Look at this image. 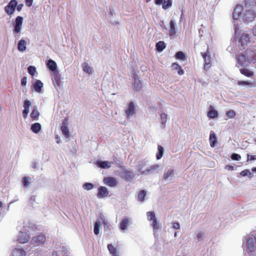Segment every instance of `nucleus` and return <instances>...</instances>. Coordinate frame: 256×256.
<instances>
[{"label": "nucleus", "mask_w": 256, "mask_h": 256, "mask_svg": "<svg viewBox=\"0 0 256 256\" xmlns=\"http://www.w3.org/2000/svg\"><path fill=\"white\" fill-rule=\"evenodd\" d=\"M256 8V0H246L244 6H237L233 12L234 20L246 22H252L256 14L254 9Z\"/></svg>", "instance_id": "f257e3e1"}, {"label": "nucleus", "mask_w": 256, "mask_h": 256, "mask_svg": "<svg viewBox=\"0 0 256 256\" xmlns=\"http://www.w3.org/2000/svg\"><path fill=\"white\" fill-rule=\"evenodd\" d=\"M246 239L247 253L250 256H256V236L249 235Z\"/></svg>", "instance_id": "f03ea898"}, {"label": "nucleus", "mask_w": 256, "mask_h": 256, "mask_svg": "<svg viewBox=\"0 0 256 256\" xmlns=\"http://www.w3.org/2000/svg\"><path fill=\"white\" fill-rule=\"evenodd\" d=\"M23 222H20V225L17 226V230L19 231L18 235V241L20 243L24 244L28 242L30 238L28 232L26 229H23L22 226Z\"/></svg>", "instance_id": "7ed1b4c3"}, {"label": "nucleus", "mask_w": 256, "mask_h": 256, "mask_svg": "<svg viewBox=\"0 0 256 256\" xmlns=\"http://www.w3.org/2000/svg\"><path fill=\"white\" fill-rule=\"evenodd\" d=\"M146 165L145 162H142L138 166V170L140 172V174L147 175L149 174L154 173L156 170H158L160 166L158 164H154L150 166L146 169L143 170L142 168Z\"/></svg>", "instance_id": "20e7f679"}, {"label": "nucleus", "mask_w": 256, "mask_h": 256, "mask_svg": "<svg viewBox=\"0 0 256 256\" xmlns=\"http://www.w3.org/2000/svg\"><path fill=\"white\" fill-rule=\"evenodd\" d=\"M250 42V35L246 32H242L238 39V43L242 47H244Z\"/></svg>", "instance_id": "39448f33"}, {"label": "nucleus", "mask_w": 256, "mask_h": 256, "mask_svg": "<svg viewBox=\"0 0 256 256\" xmlns=\"http://www.w3.org/2000/svg\"><path fill=\"white\" fill-rule=\"evenodd\" d=\"M174 175V170L171 168H166L165 169L163 178L166 182H171Z\"/></svg>", "instance_id": "423d86ee"}, {"label": "nucleus", "mask_w": 256, "mask_h": 256, "mask_svg": "<svg viewBox=\"0 0 256 256\" xmlns=\"http://www.w3.org/2000/svg\"><path fill=\"white\" fill-rule=\"evenodd\" d=\"M45 240V236L44 234H40L38 236L33 237L30 241V243L34 246H37L43 244Z\"/></svg>", "instance_id": "0eeeda50"}, {"label": "nucleus", "mask_w": 256, "mask_h": 256, "mask_svg": "<svg viewBox=\"0 0 256 256\" xmlns=\"http://www.w3.org/2000/svg\"><path fill=\"white\" fill-rule=\"evenodd\" d=\"M23 22V18L18 16L16 17L15 23L14 24V33H19L21 32L22 30V24Z\"/></svg>", "instance_id": "6e6552de"}, {"label": "nucleus", "mask_w": 256, "mask_h": 256, "mask_svg": "<svg viewBox=\"0 0 256 256\" xmlns=\"http://www.w3.org/2000/svg\"><path fill=\"white\" fill-rule=\"evenodd\" d=\"M17 4L18 2L16 0H10L8 5L5 8L6 12L9 15L13 14L16 9Z\"/></svg>", "instance_id": "1a4fd4ad"}, {"label": "nucleus", "mask_w": 256, "mask_h": 256, "mask_svg": "<svg viewBox=\"0 0 256 256\" xmlns=\"http://www.w3.org/2000/svg\"><path fill=\"white\" fill-rule=\"evenodd\" d=\"M204 60V69L208 70L210 67V52L206 51V53H201Z\"/></svg>", "instance_id": "9d476101"}, {"label": "nucleus", "mask_w": 256, "mask_h": 256, "mask_svg": "<svg viewBox=\"0 0 256 256\" xmlns=\"http://www.w3.org/2000/svg\"><path fill=\"white\" fill-rule=\"evenodd\" d=\"M121 177L126 181H130L134 178V174L130 170H124L121 172Z\"/></svg>", "instance_id": "9b49d317"}, {"label": "nucleus", "mask_w": 256, "mask_h": 256, "mask_svg": "<svg viewBox=\"0 0 256 256\" xmlns=\"http://www.w3.org/2000/svg\"><path fill=\"white\" fill-rule=\"evenodd\" d=\"M103 181L106 184L110 187H114L116 186L118 184L116 179L115 178L111 176L104 178Z\"/></svg>", "instance_id": "f8f14e48"}, {"label": "nucleus", "mask_w": 256, "mask_h": 256, "mask_svg": "<svg viewBox=\"0 0 256 256\" xmlns=\"http://www.w3.org/2000/svg\"><path fill=\"white\" fill-rule=\"evenodd\" d=\"M108 194V191L106 188L104 186H100L98 189L97 196L99 198H102L106 197Z\"/></svg>", "instance_id": "ddd939ff"}, {"label": "nucleus", "mask_w": 256, "mask_h": 256, "mask_svg": "<svg viewBox=\"0 0 256 256\" xmlns=\"http://www.w3.org/2000/svg\"><path fill=\"white\" fill-rule=\"evenodd\" d=\"M246 56V60L248 62V64L250 62H252L254 60L256 59V55L254 52L252 50H247L245 52L244 54Z\"/></svg>", "instance_id": "4468645a"}, {"label": "nucleus", "mask_w": 256, "mask_h": 256, "mask_svg": "<svg viewBox=\"0 0 256 256\" xmlns=\"http://www.w3.org/2000/svg\"><path fill=\"white\" fill-rule=\"evenodd\" d=\"M30 106L31 102L30 100H26L24 101V110L22 111V115L24 118L28 116V114L30 112Z\"/></svg>", "instance_id": "2eb2a0df"}, {"label": "nucleus", "mask_w": 256, "mask_h": 256, "mask_svg": "<svg viewBox=\"0 0 256 256\" xmlns=\"http://www.w3.org/2000/svg\"><path fill=\"white\" fill-rule=\"evenodd\" d=\"M238 62L242 66H247L248 64L246 56L244 54L240 55L237 58Z\"/></svg>", "instance_id": "dca6fc26"}, {"label": "nucleus", "mask_w": 256, "mask_h": 256, "mask_svg": "<svg viewBox=\"0 0 256 256\" xmlns=\"http://www.w3.org/2000/svg\"><path fill=\"white\" fill-rule=\"evenodd\" d=\"M134 113V107L133 102L130 103L128 108L126 112V116L127 117H131Z\"/></svg>", "instance_id": "f3484780"}, {"label": "nucleus", "mask_w": 256, "mask_h": 256, "mask_svg": "<svg viewBox=\"0 0 256 256\" xmlns=\"http://www.w3.org/2000/svg\"><path fill=\"white\" fill-rule=\"evenodd\" d=\"M170 36L175 35L176 30V22L174 20H171L170 23Z\"/></svg>", "instance_id": "a211bd4d"}, {"label": "nucleus", "mask_w": 256, "mask_h": 256, "mask_svg": "<svg viewBox=\"0 0 256 256\" xmlns=\"http://www.w3.org/2000/svg\"><path fill=\"white\" fill-rule=\"evenodd\" d=\"M98 166L102 168H109L111 167V162L108 161L98 160L96 162Z\"/></svg>", "instance_id": "6ab92c4d"}, {"label": "nucleus", "mask_w": 256, "mask_h": 256, "mask_svg": "<svg viewBox=\"0 0 256 256\" xmlns=\"http://www.w3.org/2000/svg\"><path fill=\"white\" fill-rule=\"evenodd\" d=\"M13 256H26V252L22 248H14L12 252Z\"/></svg>", "instance_id": "aec40b11"}, {"label": "nucleus", "mask_w": 256, "mask_h": 256, "mask_svg": "<svg viewBox=\"0 0 256 256\" xmlns=\"http://www.w3.org/2000/svg\"><path fill=\"white\" fill-rule=\"evenodd\" d=\"M46 65L48 68L52 72L54 71L57 68L56 63L52 60H50L48 62Z\"/></svg>", "instance_id": "412c9836"}, {"label": "nucleus", "mask_w": 256, "mask_h": 256, "mask_svg": "<svg viewBox=\"0 0 256 256\" xmlns=\"http://www.w3.org/2000/svg\"><path fill=\"white\" fill-rule=\"evenodd\" d=\"M128 219L126 218L122 220L120 223V228L122 230H125L128 229Z\"/></svg>", "instance_id": "4be33fe9"}, {"label": "nucleus", "mask_w": 256, "mask_h": 256, "mask_svg": "<svg viewBox=\"0 0 256 256\" xmlns=\"http://www.w3.org/2000/svg\"><path fill=\"white\" fill-rule=\"evenodd\" d=\"M82 69L84 72L88 74H92L93 73V68L90 66L88 64L84 63L82 64Z\"/></svg>", "instance_id": "5701e85b"}, {"label": "nucleus", "mask_w": 256, "mask_h": 256, "mask_svg": "<svg viewBox=\"0 0 256 256\" xmlns=\"http://www.w3.org/2000/svg\"><path fill=\"white\" fill-rule=\"evenodd\" d=\"M42 128L41 125L40 123H34L32 124L31 126V130L35 134L38 133Z\"/></svg>", "instance_id": "b1692460"}, {"label": "nucleus", "mask_w": 256, "mask_h": 256, "mask_svg": "<svg viewBox=\"0 0 256 256\" xmlns=\"http://www.w3.org/2000/svg\"><path fill=\"white\" fill-rule=\"evenodd\" d=\"M26 41L24 40H21L18 44V48L20 52H24L26 49Z\"/></svg>", "instance_id": "393cba45"}, {"label": "nucleus", "mask_w": 256, "mask_h": 256, "mask_svg": "<svg viewBox=\"0 0 256 256\" xmlns=\"http://www.w3.org/2000/svg\"><path fill=\"white\" fill-rule=\"evenodd\" d=\"M162 4V8L164 10H166L171 8L172 6V0H163Z\"/></svg>", "instance_id": "a878e982"}, {"label": "nucleus", "mask_w": 256, "mask_h": 256, "mask_svg": "<svg viewBox=\"0 0 256 256\" xmlns=\"http://www.w3.org/2000/svg\"><path fill=\"white\" fill-rule=\"evenodd\" d=\"M43 87L42 82L40 80H37L34 85V90L36 92H40L42 88Z\"/></svg>", "instance_id": "bb28decb"}, {"label": "nucleus", "mask_w": 256, "mask_h": 256, "mask_svg": "<svg viewBox=\"0 0 256 256\" xmlns=\"http://www.w3.org/2000/svg\"><path fill=\"white\" fill-rule=\"evenodd\" d=\"M210 145L212 147H214L216 142V137L214 132H211L210 136Z\"/></svg>", "instance_id": "cd10ccee"}, {"label": "nucleus", "mask_w": 256, "mask_h": 256, "mask_svg": "<svg viewBox=\"0 0 256 256\" xmlns=\"http://www.w3.org/2000/svg\"><path fill=\"white\" fill-rule=\"evenodd\" d=\"M210 108L212 110H210L208 113V116L212 118H214L217 117L218 114V112L215 110L212 109V106H210Z\"/></svg>", "instance_id": "c85d7f7f"}, {"label": "nucleus", "mask_w": 256, "mask_h": 256, "mask_svg": "<svg viewBox=\"0 0 256 256\" xmlns=\"http://www.w3.org/2000/svg\"><path fill=\"white\" fill-rule=\"evenodd\" d=\"M240 72L241 74L248 77H252L254 75L253 72L247 68H242Z\"/></svg>", "instance_id": "c756f323"}, {"label": "nucleus", "mask_w": 256, "mask_h": 256, "mask_svg": "<svg viewBox=\"0 0 256 256\" xmlns=\"http://www.w3.org/2000/svg\"><path fill=\"white\" fill-rule=\"evenodd\" d=\"M60 128L62 134L66 138H68L70 136L69 130L68 128L65 126L64 123L63 124V125L61 126Z\"/></svg>", "instance_id": "7c9ffc66"}, {"label": "nucleus", "mask_w": 256, "mask_h": 256, "mask_svg": "<svg viewBox=\"0 0 256 256\" xmlns=\"http://www.w3.org/2000/svg\"><path fill=\"white\" fill-rule=\"evenodd\" d=\"M101 227V222L100 220H98L94 224V233L98 235L100 233V230Z\"/></svg>", "instance_id": "2f4dec72"}, {"label": "nucleus", "mask_w": 256, "mask_h": 256, "mask_svg": "<svg viewBox=\"0 0 256 256\" xmlns=\"http://www.w3.org/2000/svg\"><path fill=\"white\" fill-rule=\"evenodd\" d=\"M156 48L158 51L161 52L166 48L165 44L164 42L160 41L156 44Z\"/></svg>", "instance_id": "473e14b6"}, {"label": "nucleus", "mask_w": 256, "mask_h": 256, "mask_svg": "<svg viewBox=\"0 0 256 256\" xmlns=\"http://www.w3.org/2000/svg\"><path fill=\"white\" fill-rule=\"evenodd\" d=\"M167 121V114L165 113H162L160 114V122L162 127L164 128L165 124Z\"/></svg>", "instance_id": "72a5a7b5"}, {"label": "nucleus", "mask_w": 256, "mask_h": 256, "mask_svg": "<svg viewBox=\"0 0 256 256\" xmlns=\"http://www.w3.org/2000/svg\"><path fill=\"white\" fill-rule=\"evenodd\" d=\"M108 249L110 254L113 256H116L117 254V250L112 244H108Z\"/></svg>", "instance_id": "f704fd0d"}, {"label": "nucleus", "mask_w": 256, "mask_h": 256, "mask_svg": "<svg viewBox=\"0 0 256 256\" xmlns=\"http://www.w3.org/2000/svg\"><path fill=\"white\" fill-rule=\"evenodd\" d=\"M158 154H156V158L158 160L160 159L164 154V148L161 146H158Z\"/></svg>", "instance_id": "c9c22d12"}, {"label": "nucleus", "mask_w": 256, "mask_h": 256, "mask_svg": "<svg viewBox=\"0 0 256 256\" xmlns=\"http://www.w3.org/2000/svg\"><path fill=\"white\" fill-rule=\"evenodd\" d=\"M146 194V192L144 190H142L138 194V198L139 200L144 202V198Z\"/></svg>", "instance_id": "e433bc0d"}, {"label": "nucleus", "mask_w": 256, "mask_h": 256, "mask_svg": "<svg viewBox=\"0 0 256 256\" xmlns=\"http://www.w3.org/2000/svg\"><path fill=\"white\" fill-rule=\"evenodd\" d=\"M148 219L150 221H153L154 220L156 219L155 214L154 212H148L146 213Z\"/></svg>", "instance_id": "4c0bfd02"}, {"label": "nucleus", "mask_w": 256, "mask_h": 256, "mask_svg": "<svg viewBox=\"0 0 256 256\" xmlns=\"http://www.w3.org/2000/svg\"><path fill=\"white\" fill-rule=\"evenodd\" d=\"M134 87L136 90H140L142 88V84L140 80H135Z\"/></svg>", "instance_id": "58836bf2"}, {"label": "nucleus", "mask_w": 256, "mask_h": 256, "mask_svg": "<svg viewBox=\"0 0 256 256\" xmlns=\"http://www.w3.org/2000/svg\"><path fill=\"white\" fill-rule=\"evenodd\" d=\"M31 117L32 118H36L39 116V112L37 108L34 107L30 114Z\"/></svg>", "instance_id": "ea45409f"}, {"label": "nucleus", "mask_w": 256, "mask_h": 256, "mask_svg": "<svg viewBox=\"0 0 256 256\" xmlns=\"http://www.w3.org/2000/svg\"><path fill=\"white\" fill-rule=\"evenodd\" d=\"M30 178L28 176H25L22 180V184L25 187H28L30 184Z\"/></svg>", "instance_id": "a19ab883"}, {"label": "nucleus", "mask_w": 256, "mask_h": 256, "mask_svg": "<svg viewBox=\"0 0 256 256\" xmlns=\"http://www.w3.org/2000/svg\"><path fill=\"white\" fill-rule=\"evenodd\" d=\"M240 175L243 176H248L249 178H252V173L250 172V170H247V169L242 171L240 172Z\"/></svg>", "instance_id": "79ce46f5"}, {"label": "nucleus", "mask_w": 256, "mask_h": 256, "mask_svg": "<svg viewBox=\"0 0 256 256\" xmlns=\"http://www.w3.org/2000/svg\"><path fill=\"white\" fill-rule=\"evenodd\" d=\"M238 84L240 86H252V83L246 81H238Z\"/></svg>", "instance_id": "37998d69"}, {"label": "nucleus", "mask_w": 256, "mask_h": 256, "mask_svg": "<svg viewBox=\"0 0 256 256\" xmlns=\"http://www.w3.org/2000/svg\"><path fill=\"white\" fill-rule=\"evenodd\" d=\"M83 188L86 190H91L94 188V185L92 183H86L83 185Z\"/></svg>", "instance_id": "c03bdc74"}, {"label": "nucleus", "mask_w": 256, "mask_h": 256, "mask_svg": "<svg viewBox=\"0 0 256 256\" xmlns=\"http://www.w3.org/2000/svg\"><path fill=\"white\" fill-rule=\"evenodd\" d=\"M152 226L154 230H158L160 228V226H159L158 222L157 220V218L154 220L152 221Z\"/></svg>", "instance_id": "a18cd8bd"}, {"label": "nucleus", "mask_w": 256, "mask_h": 256, "mask_svg": "<svg viewBox=\"0 0 256 256\" xmlns=\"http://www.w3.org/2000/svg\"><path fill=\"white\" fill-rule=\"evenodd\" d=\"M28 72L30 75L34 76L35 74V72H36V68L33 66H30L28 68Z\"/></svg>", "instance_id": "49530a36"}, {"label": "nucleus", "mask_w": 256, "mask_h": 256, "mask_svg": "<svg viewBox=\"0 0 256 256\" xmlns=\"http://www.w3.org/2000/svg\"><path fill=\"white\" fill-rule=\"evenodd\" d=\"M176 58L183 60L184 59V54L182 52H178L176 54Z\"/></svg>", "instance_id": "de8ad7c7"}, {"label": "nucleus", "mask_w": 256, "mask_h": 256, "mask_svg": "<svg viewBox=\"0 0 256 256\" xmlns=\"http://www.w3.org/2000/svg\"><path fill=\"white\" fill-rule=\"evenodd\" d=\"M235 115L236 113L234 110H230L226 112V116L230 118H234Z\"/></svg>", "instance_id": "09e8293b"}, {"label": "nucleus", "mask_w": 256, "mask_h": 256, "mask_svg": "<svg viewBox=\"0 0 256 256\" xmlns=\"http://www.w3.org/2000/svg\"><path fill=\"white\" fill-rule=\"evenodd\" d=\"M231 158L232 160H239L241 158V156L239 154H233L231 156Z\"/></svg>", "instance_id": "8fccbe9b"}, {"label": "nucleus", "mask_w": 256, "mask_h": 256, "mask_svg": "<svg viewBox=\"0 0 256 256\" xmlns=\"http://www.w3.org/2000/svg\"><path fill=\"white\" fill-rule=\"evenodd\" d=\"M256 160V156H252L250 154H247V161L253 160Z\"/></svg>", "instance_id": "3c124183"}, {"label": "nucleus", "mask_w": 256, "mask_h": 256, "mask_svg": "<svg viewBox=\"0 0 256 256\" xmlns=\"http://www.w3.org/2000/svg\"><path fill=\"white\" fill-rule=\"evenodd\" d=\"M54 82L56 83V84L58 86H60V84H61V80H60V78L58 76H56L55 78H54Z\"/></svg>", "instance_id": "603ef678"}, {"label": "nucleus", "mask_w": 256, "mask_h": 256, "mask_svg": "<svg viewBox=\"0 0 256 256\" xmlns=\"http://www.w3.org/2000/svg\"><path fill=\"white\" fill-rule=\"evenodd\" d=\"M180 68V66L178 64L176 63H173L172 64V68L173 70H178Z\"/></svg>", "instance_id": "864d4df0"}, {"label": "nucleus", "mask_w": 256, "mask_h": 256, "mask_svg": "<svg viewBox=\"0 0 256 256\" xmlns=\"http://www.w3.org/2000/svg\"><path fill=\"white\" fill-rule=\"evenodd\" d=\"M172 228L174 230H178L180 228V225L178 222H173L172 223Z\"/></svg>", "instance_id": "5fc2aeb1"}, {"label": "nucleus", "mask_w": 256, "mask_h": 256, "mask_svg": "<svg viewBox=\"0 0 256 256\" xmlns=\"http://www.w3.org/2000/svg\"><path fill=\"white\" fill-rule=\"evenodd\" d=\"M204 236V234L202 232L198 233L196 236L197 239L198 240H202Z\"/></svg>", "instance_id": "6e6d98bb"}, {"label": "nucleus", "mask_w": 256, "mask_h": 256, "mask_svg": "<svg viewBox=\"0 0 256 256\" xmlns=\"http://www.w3.org/2000/svg\"><path fill=\"white\" fill-rule=\"evenodd\" d=\"M27 82V79L26 77H24L21 81V84L22 86H26Z\"/></svg>", "instance_id": "4d7b16f0"}, {"label": "nucleus", "mask_w": 256, "mask_h": 256, "mask_svg": "<svg viewBox=\"0 0 256 256\" xmlns=\"http://www.w3.org/2000/svg\"><path fill=\"white\" fill-rule=\"evenodd\" d=\"M225 168L228 170H234V167L232 166H230V165H226L225 166Z\"/></svg>", "instance_id": "13d9d810"}, {"label": "nucleus", "mask_w": 256, "mask_h": 256, "mask_svg": "<svg viewBox=\"0 0 256 256\" xmlns=\"http://www.w3.org/2000/svg\"><path fill=\"white\" fill-rule=\"evenodd\" d=\"M33 2V0H26V4L28 6H30Z\"/></svg>", "instance_id": "bf43d9fd"}, {"label": "nucleus", "mask_w": 256, "mask_h": 256, "mask_svg": "<svg viewBox=\"0 0 256 256\" xmlns=\"http://www.w3.org/2000/svg\"><path fill=\"white\" fill-rule=\"evenodd\" d=\"M24 5L23 4H20L18 5H16V10L20 12L21 11Z\"/></svg>", "instance_id": "052dcab7"}, {"label": "nucleus", "mask_w": 256, "mask_h": 256, "mask_svg": "<svg viewBox=\"0 0 256 256\" xmlns=\"http://www.w3.org/2000/svg\"><path fill=\"white\" fill-rule=\"evenodd\" d=\"M178 73L179 75H182L184 74V71L180 67L178 69Z\"/></svg>", "instance_id": "680f3d73"}, {"label": "nucleus", "mask_w": 256, "mask_h": 256, "mask_svg": "<svg viewBox=\"0 0 256 256\" xmlns=\"http://www.w3.org/2000/svg\"><path fill=\"white\" fill-rule=\"evenodd\" d=\"M163 0H154V2L157 5H160L162 4Z\"/></svg>", "instance_id": "e2e57ef3"}, {"label": "nucleus", "mask_w": 256, "mask_h": 256, "mask_svg": "<svg viewBox=\"0 0 256 256\" xmlns=\"http://www.w3.org/2000/svg\"><path fill=\"white\" fill-rule=\"evenodd\" d=\"M238 27H236L235 28V30H234V32H235V34L236 36H238Z\"/></svg>", "instance_id": "0e129e2a"}, {"label": "nucleus", "mask_w": 256, "mask_h": 256, "mask_svg": "<svg viewBox=\"0 0 256 256\" xmlns=\"http://www.w3.org/2000/svg\"><path fill=\"white\" fill-rule=\"evenodd\" d=\"M56 138L57 139V142H56L58 144H59L60 142V138L58 136L56 137Z\"/></svg>", "instance_id": "69168bd1"}, {"label": "nucleus", "mask_w": 256, "mask_h": 256, "mask_svg": "<svg viewBox=\"0 0 256 256\" xmlns=\"http://www.w3.org/2000/svg\"><path fill=\"white\" fill-rule=\"evenodd\" d=\"M253 34L254 36H256V27L254 29Z\"/></svg>", "instance_id": "338daca9"}, {"label": "nucleus", "mask_w": 256, "mask_h": 256, "mask_svg": "<svg viewBox=\"0 0 256 256\" xmlns=\"http://www.w3.org/2000/svg\"><path fill=\"white\" fill-rule=\"evenodd\" d=\"M52 256H58L57 253L56 252H54L52 254Z\"/></svg>", "instance_id": "774afa93"}]
</instances>
